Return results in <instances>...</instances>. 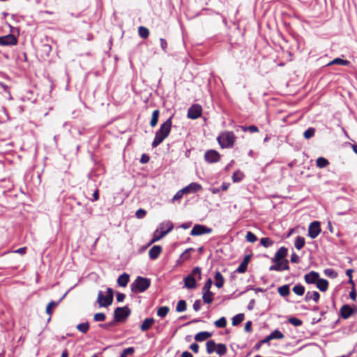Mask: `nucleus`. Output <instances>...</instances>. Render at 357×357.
Wrapping results in <instances>:
<instances>
[{"instance_id":"a18cd8bd","label":"nucleus","mask_w":357,"mask_h":357,"mask_svg":"<svg viewBox=\"0 0 357 357\" xmlns=\"http://www.w3.org/2000/svg\"><path fill=\"white\" fill-rule=\"evenodd\" d=\"M245 239L250 243H255L257 241V238L255 234L251 231H248L245 236Z\"/></svg>"},{"instance_id":"cd10ccee","label":"nucleus","mask_w":357,"mask_h":357,"mask_svg":"<svg viewBox=\"0 0 357 357\" xmlns=\"http://www.w3.org/2000/svg\"><path fill=\"white\" fill-rule=\"evenodd\" d=\"M349 64V61L347 60H344L340 58H335L329 62L327 66L331 65H341V66H347Z\"/></svg>"},{"instance_id":"de8ad7c7","label":"nucleus","mask_w":357,"mask_h":357,"mask_svg":"<svg viewBox=\"0 0 357 357\" xmlns=\"http://www.w3.org/2000/svg\"><path fill=\"white\" fill-rule=\"evenodd\" d=\"M288 321L289 323H290L291 324H292L293 326H299L301 325H302V321L299 319H297L296 317H290L289 319H288Z\"/></svg>"},{"instance_id":"ea45409f","label":"nucleus","mask_w":357,"mask_h":357,"mask_svg":"<svg viewBox=\"0 0 357 357\" xmlns=\"http://www.w3.org/2000/svg\"><path fill=\"white\" fill-rule=\"evenodd\" d=\"M190 275H192V278H195V279L197 278L198 280H200L202 278L201 269L199 267L194 268Z\"/></svg>"},{"instance_id":"bb28decb","label":"nucleus","mask_w":357,"mask_h":357,"mask_svg":"<svg viewBox=\"0 0 357 357\" xmlns=\"http://www.w3.org/2000/svg\"><path fill=\"white\" fill-rule=\"evenodd\" d=\"M159 114H160V112L158 109H155L153 112L152 116H151V119L150 121V126L152 128H154L157 125L158 121V118H159Z\"/></svg>"},{"instance_id":"1a4fd4ad","label":"nucleus","mask_w":357,"mask_h":357,"mask_svg":"<svg viewBox=\"0 0 357 357\" xmlns=\"http://www.w3.org/2000/svg\"><path fill=\"white\" fill-rule=\"evenodd\" d=\"M357 313V308L349 305H344L340 310V314L344 319L349 318L352 314Z\"/></svg>"},{"instance_id":"9b49d317","label":"nucleus","mask_w":357,"mask_h":357,"mask_svg":"<svg viewBox=\"0 0 357 357\" xmlns=\"http://www.w3.org/2000/svg\"><path fill=\"white\" fill-rule=\"evenodd\" d=\"M212 232V229L208 228L203 225H195L190 231L192 236H199L204 234H210Z\"/></svg>"},{"instance_id":"c03bdc74","label":"nucleus","mask_w":357,"mask_h":357,"mask_svg":"<svg viewBox=\"0 0 357 357\" xmlns=\"http://www.w3.org/2000/svg\"><path fill=\"white\" fill-rule=\"evenodd\" d=\"M283 337H284V335L282 334V333H281L278 330H275L273 332H272L270 334V338H271V340H273V339H282Z\"/></svg>"},{"instance_id":"f3484780","label":"nucleus","mask_w":357,"mask_h":357,"mask_svg":"<svg viewBox=\"0 0 357 357\" xmlns=\"http://www.w3.org/2000/svg\"><path fill=\"white\" fill-rule=\"evenodd\" d=\"M162 252V247L160 245H154L153 247H152L149 252V257L150 259H157L159 255H160Z\"/></svg>"},{"instance_id":"f03ea898","label":"nucleus","mask_w":357,"mask_h":357,"mask_svg":"<svg viewBox=\"0 0 357 357\" xmlns=\"http://www.w3.org/2000/svg\"><path fill=\"white\" fill-rule=\"evenodd\" d=\"M173 223L170 221H165L161 222L157 229L154 231L153 238L149 243V245L152 243L159 241L166 234L170 232L173 229Z\"/></svg>"},{"instance_id":"423d86ee","label":"nucleus","mask_w":357,"mask_h":357,"mask_svg":"<svg viewBox=\"0 0 357 357\" xmlns=\"http://www.w3.org/2000/svg\"><path fill=\"white\" fill-rule=\"evenodd\" d=\"M130 310L128 307H117L114 310V320L116 321H123L130 315Z\"/></svg>"},{"instance_id":"4468645a","label":"nucleus","mask_w":357,"mask_h":357,"mask_svg":"<svg viewBox=\"0 0 357 357\" xmlns=\"http://www.w3.org/2000/svg\"><path fill=\"white\" fill-rule=\"evenodd\" d=\"M319 278V274L315 271H310L304 277L305 281L307 284H316Z\"/></svg>"},{"instance_id":"b1692460","label":"nucleus","mask_w":357,"mask_h":357,"mask_svg":"<svg viewBox=\"0 0 357 357\" xmlns=\"http://www.w3.org/2000/svg\"><path fill=\"white\" fill-rule=\"evenodd\" d=\"M215 285L218 288H221V287H223L224 282H225V280H224V278H223L222 275L219 271H217L215 273Z\"/></svg>"},{"instance_id":"052dcab7","label":"nucleus","mask_w":357,"mask_h":357,"mask_svg":"<svg viewBox=\"0 0 357 357\" xmlns=\"http://www.w3.org/2000/svg\"><path fill=\"white\" fill-rule=\"evenodd\" d=\"M291 261L293 263H298L299 262V257L296 253H293L291 255Z\"/></svg>"},{"instance_id":"c756f323","label":"nucleus","mask_w":357,"mask_h":357,"mask_svg":"<svg viewBox=\"0 0 357 357\" xmlns=\"http://www.w3.org/2000/svg\"><path fill=\"white\" fill-rule=\"evenodd\" d=\"M305 238L302 236H297L295 240L294 245L297 250L302 249L305 245Z\"/></svg>"},{"instance_id":"603ef678","label":"nucleus","mask_w":357,"mask_h":357,"mask_svg":"<svg viewBox=\"0 0 357 357\" xmlns=\"http://www.w3.org/2000/svg\"><path fill=\"white\" fill-rule=\"evenodd\" d=\"M324 273L326 275L331 277L332 278H335L337 275V273L335 271H333V269H330V268L326 269L324 271Z\"/></svg>"},{"instance_id":"680f3d73","label":"nucleus","mask_w":357,"mask_h":357,"mask_svg":"<svg viewBox=\"0 0 357 357\" xmlns=\"http://www.w3.org/2000/svg\"><path fill=\"white\" fill-rule=\"evenodd\" d=\"M190 348L195 353H197L199 351V345L197 343H192Z\"/></svg>"},{"instance_id":"2eb2a0df","label":"nucleus","mask_w":357,"mask_h":357,"mask_svg":"<svg viewBox=\"0 0 357 357\" xmlns=\"http://www.w3.org/2000/svg\"><path fill=\"white\" fill-rule=\"evenodd\" d=\"M185 194L195 193L202 189L200 184L197 183H191L188 185L183 188Z\"/></svg>"},{"instance_id":"8fccbe9b","label":"nucleus","mask_w":357,"mask_h":357,"mask_svg":"<svg viewBox=\"0 0 357 357\" xmlns=\"http://www.w3.org/2000/svg\"><path fill=\"white\" fill-rule=\"evenodd\" d=\"M135 351V349L133 347H128L127 349H125L122 354H121L120 357H127L128 355H132Z\"/></svg>"},{"instance_id":"7ed1b4c3","label":"nucleus","mask_w":357,"mask_h":357,"mask_svg":"<svg viewBox=\"0 0 357 357\" xmlns=\"http://www.w3.org/2000/svg\"><path fill=\"white\" fill-rule=\"evenodd\" d=\"M150 284L149 279L138 276L130 285L131 291L134 293H142L146 291Z\"/></svg>"},{"instance_id":"39448f33","label":"nucleus","mask_w":357,"mask_h":357,"mask_svg":"<svg viewBox=\"0 0 357 357\" xmlns=\"http://www.w3.org/2000/svg\"><path fill=\"white\" fill-rule=\"evenodd\" d=\"M113 300V291L111 288L107 289V294L104 296L102 291H99L98 302L100 306L107 307L110 305Z\"/></svg>"},{"instance_id":"ddd939ff","label":"nucleus","mask_w":357,"mask_h":357,"mask_svg":"<svg viewBox=\"0 0 357 357\" xmlns=\"http://www.w3.org/2000/svg\"><path fill=\"white\" fill-rule=\"evenodd\" d=\"M220 158L219 153L215 150L207 151L204 154L206 161L209 163L218 162Z\"/></svg>"},{"instance_id":"20e7f679","label":"nucleus","mask_w":357,"mask_h":357,"mask_svg":"<svg viewBox=\"0 0 357 357\" xmlns=\"http://www.w3.org/2000/svg\"><path fill=\"white\" fill-rule=\"evenodd\" d=\"M235 135L233 132L226 131L222 132L218 137L217 140L222 148L231 147L235 141Z\"/></svg>"},{"instance_id":"9d476101","label":"nucleus","mask_w":357,"mask_h":357,"mask_svg":"<svg viewBox=\"0 0 357 357\" xmlns=\"http://www.w3.org/2000/svg\"><path fill=\"white\" fill-rule=\"evenodd\" d=\"M272 262L275 263V264L269 267V271H282L289 269V262L287 259L272 261Z\"/></svg>"},{"instance_id":"393cba45","label":"nucleus","mask_w":357,"mask_h":357,"mask_svg":"<svg viewBox=\"0 0 357 357\" xmlns=\"http://www.w3.org/2000/svg\"><path fill=\"white\" fill-rule=\"evenodd\" d=\"M203 292V296H202V298H203V301L205 303H211L213 300V293L211 292V291H202Z\"/></svg>"},{"instance_id":"f257e3e1","label":"nucleus","mask_w":357,"mask_h":357,"mask_svg":"<svg viewBox=\"0 0 357 357\" xmlns=\"http://www.w3.org/2000/svg\"><path fill=\"white\" fill-rule=\"evenodd\" d=\"M172 119L169 118L164 123L160 126V129L156 132L154 139L152 142L153 148L157 147L163 140L167 138L171 131Z\"/></svg>"},{"instance_id":"49530a36","label":"nucleus","mask_w":357,"mask_h":357,"mask_svg":"<svg viewBox=\"0 0 357 357\" xmlns=\"http://www.w3.org/2000/svg\"><path fill=\"white\" fill-rule=\"evenodd\" d=\"M58 305V303L55 302V301H51L48 303V305H47V307H46V312L47 314H48L49 315H51L52 313V307H56Z\"/></svg>"},{"instance_id":"bf43d9fd","label":"nucleus","mask_w":357,"mask_h":357,"mask_svg":"<svg viewBox=\"0 0 357 357\" xmlns=\"http://www.w3.org/2000/svg\"><path fill=\"white\" fill-rule=\"evenodd\" d=\"M201 308V301L199 300H197L193 303V309L197 312Z\"/></svg>"},{"instance_id":"aec40b11","label":"nucleus","mask_w":357,"mask_h":357,"mask_svg":"<svg viewBox=\"0 0 357 357\" xmlns=\"http://www.w3.org/2000/svg\"><path fill=\"white\" fill-rule=\"evenodd\" d=\"M155 320L153 318H146L145 319L142 324L140 326V329L142 331H148L154 324Z\"/></svg>"},{"instance_id":"338daca9","label":"nucleus","mask_w":357,"mask_h":357,"mask_svg":"<svg viewBox=\"0 0 357 357\" xmlns=\"http://www.w3.org/2000/svg\"><path fill=\"white\" fill-rule=\"evenodd\" d=\"M26 247H23V248H20L15 250L14 252L18 253V254H20V255H24V254L26 253Z\"/></svg>"},{"instance_id":"dca6fc26","label":"nucleus","mask_w":357,"mask_h":357,"mask_svg":"<svg viewBox=\"0 0 357 357\" xmlns=\"http://www.w3.org/2000/svg\"><path fill=\"white\" fill-rule=\"evenodd\" d=\"M287 255V249L284 247H281L275 253V256L271 259V261H282L284 260Z\"/></svg>"},{"instance_id":"a211bd4d","label":"nucleus","mask_w":357,"mask_h":357,"mask_svg":"<svg viewBox=\"0 0 357 357\" xmlns=\"http://www.w3.org/2000/svg\"><path fill=\"white\" fill-rule=\"evenodd\" d=\"M185 287L188 289H195L197 287V282L195 278L192 275H188L183 280Z\"/></svg>"},{"instance_id":"f8f14e48","label":"nucleus","mask_w":357,"mask_h":357,"mask_svg":"<svg viewBox=\"0 0 357 357\" xmlns=\"http://www.w3.org/2000/svg\"><path fill=\"white\" fill-rule=\"evenodd\" d=\"M17 43V40L13 34H8L4 36H0V45L9 46L15 45Z\"/></svg>"},{"instance_id":"a19ab883","label":"nucleus","mask_w":357,"mask_h":357,"mask_svg":"<svg viewBox=\"0 0 357 357\" xmlns=\"http://www.w3.org/2000/svg\"><path fill=\"white\" fill-rule=\"evenodd\" d=\"M214 324L217 328H225L227 325V320L225 317H222L215 321Z\"/></svg>"},{"instance_id":"0eeeda50","label":"nucleus","mask_w":357,"mask_h":357,"mask_svg":"<svg viewBox=\"0 0 357 357\" xmlns=\"http://www.w3.org/2000/svg\"><path fill=\"white\" fill-rule=\"evenodd\" d=\"M202 113V108L198 104L192 105L188 110V118L190 119H196L199 118Z\"/></svg>"},{"instance_id":"412c9836","label":"nucleus","mask_w":357,"mask_h":357,"mask_svg":"<svg viewBox=\"0 0 357 357\" xmlns=\"http://www.w3.org/2000/svg\"><path fill=\"white\" fill-rule=\"evenodd\" d=\"M317 287L321 291H326L328 288V282L326 280L319 278L316 283Z\"/></svg>"},{"instance_id":"58836bf2","label":"nucleus","mask_w":357,"mask_h":357,"mask_svg":"<svg viewBox=\"0 0 357 357\" xmlns=\"http://www.w3.org/2000/svg\"><path fill=\"white\" fill-rule=\"evenodd\" d=\"M176 310L178 312H184L186 310V302L184 300H180L177 303Z\"/></svg>"},{"instance_id":"79ce46f5","label":"nucleus","mask_w":357,"mask_h":357,"mask_svg":"<svg viewBox=\"0 0 357 357\" xmlns=\"http://www.w3.org/2000/svg\"><path fill=\"white\" fill-rule=\"evenodd\" d=\"M315 129L313 128H307L303 133V136L305 139H309L314 135Z\"/></svg>"},{"instance_id":"09e8293b","label":"nucleus","mask_w":357,"mask_h":357,"mask_svg":"<svg viewBox=\"0 0 357 357\" xmlns=\"http://www.w3.org/2000/svg\"><path fill=\"white\" fill-rule=\"evenodd\" d=\"M185 192L184 191V189L182 188L180 190H178L176 194L172 198V202H175V201H177V200H179L180 199L182 198V197L183 196V195H185Z\"/></svg>"},{"instance_id":"4c0bfd02","label":"nucleus","mask_w":357,"mask_h":357,"mask_svg":"<svg viewBox=\"0 0 357 357\" xmlns=\"http://www.w3.org/2000/svg\"><path fill=\"white\" fill-rule=\"evenodd\" d=\"M169 311V308L167 306L160 307L158 309L157 314L160 317H165L167 316Z\"/></svg>"},{"instance_id":"e2e57ef3","label":"nucleus","mask_w":357,"mask_h":357,"mask_svg":"<svg viewBox=\"0 0 357 357\" xmlns=\"http://www.w3.org/2000/svg\"><path fill=\"white\" fill-rule=\"evenodd\" d=\"M248 131L252 132V133L259 132L258 128L257 126H248Z\"/></svg>"},{"instance_id":"13d9d810","label":"nucleus","mask_w":357,"mask_h":357,"mask_svg":"<svg viewBox=\"0 0 357 357\" xmlns=\"http://www.w3.org/2000/svg\"><path fill=\"white\" fill-rule=\"evenodd\" d=\"M160 47H161L162 50L165 52H167V41L164 38H160Z\"/></svg>"},{"instance_id":"e433bc0d","label":"nucleus","mask_w":357,"mask_h":357,"mask_svg":"<svg viewBox=\"0 0 357 357\" xmlns=\"http://www.w3.org/2000/svg\"><path fill=\"white\" fill-rule=\"evenodd\" d=\"M244 319V314H238L235 315L232 318V325L233 326H237L240 323H241Z\"/></svg>"},{"instance_id":"6e6d98bb","label":"nucleus","mask_w":357,"mask_h":357,"mask_svg":"<svg viewBox=\"0 0 357 357\" xmlns=\"http://www.w3.org/2000/svg\"><path fill=\"white\" fill-rule=\"evenodd\" d=\"M93 319L96 321H103L105 319V315L102 312L96 313L95 314Z\"/></svg>"},{"instance_id":"c85d7f7f","label":"nucleus","mask_w":357,"mask_h":357,"mask_svg":"<svg viewBox=\"0 0 357 357\" xmlns=\"http://www.w3.org/2000/svg\"><path fill=\"white\" fill-rule=\"evenodd\" d=\"M278 291L281 296H287L290 293L289 286L288 284L282 285L278 287Z\"/></svg>"},{"instance_id":"c9c22d12","label":"nucleus","mask_w":357,"mask_h":357,"mask_svg":"<svg viewBox=\"0 0 357 357\" xmlns=\"http://www.w3.org/2000/svg\"><path fill=\"white\" fill-rule=\"evenodd\" d=\"M77 329L82 333H86L89 329V324L88 322L81 323L77 326Z\"/></svg>"},{"instance_id":"5fc2aeb1","label":"nucleus","mask_w":357,"mask_h":357,"mask_svg":"<svg viewBox=\"0 0 357 357\" xmlns=\"http://www.w3.org/2000/svg\"><path fill=\"white\" fill-rule=\"evenodd\" d=\"M192 250L191 248L185 250L180 256V258L183 261L188 260L190 258V252Z\"/></svg>"},{"instance_id":"7c9ffc66","label":"nucleus","mask_w":357,"mask_h":357,"mask_svg":"<svg viewBox=\"0 0 357 357\" xmlns=\"http://www.w3.org/2000/svg\"><path fill=\"white\" fill-rule=\"evenodd\" d=\"M329 164L327 159L323 157H319L316 160V165L319 168H324Z\"/></svg>"},{"instance_id":"3c124183","label":"nucleus","mask_w":357,"mask_h":357,"mask_svg":"<svg viewBox=\"0 0 357 357\" xmlns=\"http://www.w3.org/2000/svg\"><path fill=\"white\" fill-rule=\"evenodd\" d=\"M247 268H248V264H245L243 262H241L240 264V265L238 266V267L237 268L236 272L239 273H243L246 271Z\"/></svg>"},{"instance_id":"f704fd0d","label":"nucleus","mask_w":357,"mask_h":357,"mask_svg":"<svg viewBox=\"0 0 357 357\" xmlns=\"http://www.w3.org/2000/svg\"><path fill=\"white\" fill-rule=\"evenodd\" d=\"M138 33H139V35L140 36V37L142 38H144V39L147 38L149 36V29L142 26L139 27Z\"/></svg>"},{"instance_id":"a878e982","label":"nucleus","mask_w":357,"mask_h":357,"mask_svg":"<svg viewBox=\"0 0 357 357\" xmlns=\"http://www.w3.org/2000/svg\"><path fill=\"white\" fill-rule=\"evenodd\" d=\"M206 352L211 354L216 351L217 344L213 340H209L206 344Z\"/></svg>"},{"instance_id":"0e129e2a","label":"nucleus","mask_w":357,"mask_h":357,"mask_svg":"<svg viewBox=\"0 0 357 357\" xmlns=\"http://www.w3.org/2000/svg\"><path fill=\"white\" fill-rule=\"evenodd\" d=\"M125 297H126V296L124 294L118 293L116 294V300L118 302H122L124 300Z\"/></svg>"},{"instance_id":"774afa93","label":"nucleus","mask_w":357,"mask_h":357,"mask_svg":"<svg viewBox=\"0 0 357 357\" xmlns=\"http://www.w3.org/2000/svg\"><path fill=\"white\" fill-rule=\"evenodd\" d=\"M181 357H193L191 353L189 351H183L181 354Z\"/></svg>"},{"instance_id":"6ab92c4d","label":"nucleus","mask_w":357,"mask_h":357,"mask_svg":"<svg viewBox=\"0 0 357 357\" xmlns=\"http://www.w3.org/2000/svg\"><path fill=\"white\" fill-rule=\"evenodd\" d=\"M320 298L319 294L316 291H307L305 296V301H310V300L314 301L315 303H318Z\"/></svg>"},{"instance_id":"37998d69","label":"nucleus","mask_w":357,"mask_h":357,"mask_svg":"<svg viewBox=\"0 0 357 357\" xmlns=\"http://www.w3.org/2000/svg\"><path fill=\"white\" fill-rule=\"evenodd\" d=\"M260 243L265 248H268L273 245V241L269 238H262L260 240Z\"/></svg>"},{"instance_id":"4d7b16f0","label":"nucleus","mask_w":357,"mask_h":357,"mask_svg":"<svg viewBox=\"0 0 357 357\" xmlns=\"http://www.w3.org/2000/svg\"><path fill=\"white\" fill-rule=\"evenodd\" d=\"M145 215L146 211L144 209L140 208L136 211V216L138 218H143L145 216Z\"/></svg>"},{"instance_id":"72a5a7b5","label":"nucleus","mask_w":357,"mask_h":357,"mask_svg":"<svg viewBox=\"0 0 357 357\" xmlns=\"http://www.w3.org/2000/svg\"><path fill=\"white\" fill-rule=\"evenodd\" d=\"M292 290L298 296H303L305 293V287L301 284H296Z\"/></svg>"},{"instance_id":"69168bd1","label":"nucleus","mask_w":357,"mask_h":357,"mask_svg":"<svg viewBox=\"0 0 357 357\" xmlns=\"http://www.w3.org/2000/svg\"><path fill=\"white\" fill-rule=\"evenodd\" d=\"M251 327H252V321H247L245 325V331L246 332H250Z\"/></svg>"},{"instance_id":"473e14b6","label":"nucleus","mask_w":357,"mask_h":357,"mask_svg":"<svg viewBox=\"0 0 357 357\" xmlns=\"http://www.w3.org/2000/svg\"><path fill=\"white\" fill-rule=\"evenodd\" d=\"M243 178L244 174L241 171H236L232 175V181L234 183L240 182Z\"/></svg>"},{"instance_id":"5701e85b","label":"nucleus","mask_w":357,"mask_h":357,"mask_svg":"<svg viewBox=\"0 0 357 357\" xmlns=\"http://www.w3.org/2000/svg\"><path fill=\"white\" fill-rule=\"evenodd\" d=\"M211 333L206 331L199 332L195 335V339L196 341L202 342L207 340L211 336Z\"/></svg>"},{"instance_id":"6e6552de","label":"nucleus","mask_w":357,"mask_h":357,"mask_svg":"<svg viewBox=\"0 0 357 357\" xmlns=\"http://www.w3.org/2000/svg\"><path fill=\"white\" fill-rule=\"evenodd\" d=\"M321 231L320 222L318 221H314L309 225L308 235L311 238L314 239L319 236Z\"/></svg>"},{"instance_id":"4be33fe9","label":"nucleus","mask_w":357,"mask_h":357,"mask_svg":"<svg viewBox=\"0 0 357 357\" xmlns=\"http://www.w3.org/2000/svg\"><path fill=\"white\" fill-rule=\"evenodd\" d=\"M128 282H129V275L127 273L121 274L117 280L118 284L123 287H126Z\"/></svg>"},{"instance_id":"2f4dec72","label":"nucleus","mask_w":357,"mask_h":357,"mask_svg":"<svg viewBox=\"0 0 357 357\" xmlns=\"http://www.w3.org/2000/svg\"><path fill=\"white\" fill-rule=\"evenodd\" d=\"M227 351V347L225 344H217L215 352L220 356H224Z\"/></svg>"},{"instance_id":"864d4df0","label":"nucleus","mask_w":357,"mask_h":357,"mask_svg":"<svg viewBox=\"0 0 357 357\" xmlns=\"http://www.w3.org/2000/svg\"><path fill=\"white\" fill-rule=\"evenodd\" d=\"M212 280L211 278H208L206 283L204 284L203 288H202V291H210V289L211 287V285H212Z\"/></svg>"}]
</instances>
